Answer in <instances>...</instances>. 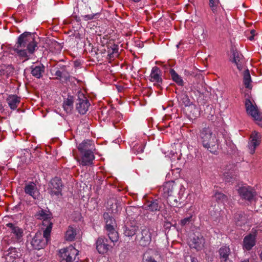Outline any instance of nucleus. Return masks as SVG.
Here are the masks:
<instances>
[{
    "instance_id": "obj_51",
    "label": "nucleus",
    "mask_w": 262,
    "mask_h": 262,
    "mask_svg": "<svg viewBox=\"0 0 262 262\" xmlns=\"http://www.w3.org/2000/svg\"><path fill=\"white\" fill-rule=\"evenodd\" d=\"M226 145L230 147L231 149H233L235 145L230 140H226Z\"/></svg>"
},
{
    "instance_id": "obj_40",
    "label": "nucleus",
    "mask_w": 262,
    "mask_h": 262,
    "mask_svg": "<svg viewBox=\"0 0 262 262\" xmlns=\"http://www.w3.org/2000/svg\"><path fill=\"white\" fill-rule=\"evenodd\" d=\"M109 239V242H116L118 239V233L114 230L107 233Z\"/></svg>"
},
{
    "instance_id": "obj_21",
    "label": "nucleus",
    "mask_w": 262,
    "mask_h": 262,
    "mask_svg": "<svg viewBox=\"0 0 262 262\" xmlns=\"http://www.w3.org/2000/svg\"><path fill=\"white\" fill-rule=\"evenodd\" d=\"M165 70L169 69L171 78L173 81L176 83L179 86H184V82L181 76H180L173 69L169 68L168 66H164Z\"/></svg>"
},
{
    "instance_id": "obj_8",
    "label": "nucleus",
    "mask_w": 262,
    "mask_h": 262,
    "mask_svg": "<svg viewBox=\"0 0 262 262\" xmlns=\"http://www.w3.org/2000/svg\"><path fill=\"white\" fill-rule=\"evenodd\" d=\"M76 101V109L80 114H85L90 105L83 94L79 92Z\"/></svg>"
},
{
    "instance_id": "obj_27",
    "label": "nucleus",
    "mask_w": 262,
    "mask_h": 262,
    "mask_svg": "<svg viewBox=\"0 0 262 262\" xmlns=\"http://www.w3.org/2000/svg\"><path fill=\"white\" fill-rule=\"evenodd\" d=\"M93 146L91 144V141L89 140H84L80 143L77 146L78 150L81 154L86 152L88 151H92Z\"/></svg>"
},
{
    "instance_id": "obj_12",
    "label": "nucleus",
    "mask_w": 262,
    "mask_h": 262,
    "mask_svg": "<svg viewBox=\"0 0 262 262\" xmlns=\"http://www.w3.org/2000/svg\"><path fill=\"white\" fill-rule=\"evenodd\" d=\"M109 240L103 236L99 237L96 241V249L100 254L106 253L109 250Z\"/></svg>"
},
{
    "instance_id": "obj_32",
    "label": "nucleus",
    "mask_w": 262,
    "mask_h": 262,
    "mask_svg": "<svg viewBox=\"0 0 262 262\" xmlns=\"http://www.w3.org/2000/svg\"><path fill=\"white\" fill-rule=\"evenodd\" d=\"M8 252V254H6V259L9 262H12L16 258L19 257V253L15 248H9Z\"/></svg>"
},
{
    "instance_id": "obj_34",
    "label": "nucleus",
    "mask_w": 262,
    "mask_h": 262,
    "mask_svg": "<svg viewBox=\"0 0 262 262\" xmlns=\"http://www.w3.org/2000/svg\"><path fill=\"white\" fill-rule=\"evenodd\" d=\"M251 82L249 71L247 69L243 74V83L246 88L251 89L252 88L250 83Z\"/></svg>"
},
{
    "instance_id": "obj_22",
    "label": "nucleus",
    "mask_w": 262,
    "mask_h": 262,
    "mask_svg": "<svg viewBox=\"0 0 262 262\" xmlns=\"http://www.w3.org/2000/svg\"><path fill=\"white\" fill-rule=\"evenodd\" d=\"M82 154L81 164L82 166H87L92 164L95 156L92 151H88Z\"/></svg>"
},
{
    "instance_id": "obj_24",
    "label": "nucleus",
    "mask_w": 262,
    "mask_h": 262,
    "mask_svg": "<svg viewBox=\"0 0 262 262\" xmlns=\"http://www.w3.org/2000/svg\"><path fill=\"white\" fill-rule=\"evenodd\" d=\"M6 100L10 108L15 110L17 108L18 105L20 102V98L16 95H9Z\"/></svg>"
},
{
    "instance_id": "obj_1",
    "label": "nucleus",
    "mask_w": 262,
    "mask_h": 262,
    "mask_svg": "<svg viewBox=\"0 0 262 262\" xmlns=\"http://www.w3.org/2000/svg\"><path fill=\"white\" fill-rule=\"evenodd\" d=\"M37 35L35 33L25 32L17 38L13 47L11 49L12 54H16L19 57L28 60L30 55L34 53L37 48Z\"/></svg>"
},
{
    "instance_id": "obj_20",
    "label": "nucleus",
    "mask_w": 262,
    "mask_h": 262,
    "mask_svg": "<svg viewBox=\"0 0 262 262\" xmlns=\"http://www.w3.org/2000/svg\"><path fill=\"white\" fill-rule=\"evenodd\" d=\"M255 245V237L250 234L246 235L243 241V248L247 251L250 250Z\"/></svg>"
},
{
    "instance_id": "obj_14",
    "label": "nucleus",
    "mask_w": 262,
    "mask_h": 262,
    "mask_svg": "<svg viewBox=\"0 0 262 262\" xmlns=\"http://www.w3.org/2000/svg\"><path fill=\"white\" fill-rule=\"evenodd\" d=\"M261 135L256 132L254 131L252 133L250 136V142L249 143V148L250 149V153L253 154L255 151V149L260 142Z\"/></svg>"
},
{
    "instance_id": "obj_28",
    "label": "nucleus",
    "mask_w": 262,
    "mask_h": 262,
    "mask_svg": "<svg viewBox=\"0 0 262 262\" xmlns=\"http://www.w3.org/2000/svg\"><path fill=\"white\" fill-rule=\"evenodd\" d=\"M35 216L37 220L42 221L46 219H53L52 213L50 211L41 208L36 213Z\"/></svg>"
},
{
    "instance_id": "obj_29",
    "label": "nucleus",
    "mask_w": 262,
    "mask_h": 262,
    "mask_svg": "<svg viewBox=\"0 0 262 262\" xmlns=\"http://www.w3.org/2000/svg\"><path fill=\"white\" fill-rule=\"evenodd\" d=\"M139 230V227L136 225L125 226L124 227L123 233L125 236L132 237L135 235Z\"/></svg>"
},
{
    "instance_id": "obj_38",
    "label": "nucleus",
    "mask_w": 262,
    "mask_h": 262,
    "mask_svg": "<svg viewBox=\"0 0 262 262\" xmlns=\"http://www.w3.org/2000/svg\"><path fill=\"white\" fill-rule=\"evenodd\" d=\"M143 149L144 146L141 143H136L132 148L133 152L136 155L142 153Z\"/></svg>"
},
{
    "instance_id": "obj_46",
    "label": "nucleus",
    "mask_w": 262,
    "mask_h": 262,
    "mask_svg": "<svg viewBox=\"0 0 262 262\" xmlns=\"http://www.w3.org/2000/svg\"><path fill=\"white\" fill-rule=\"evenodd\" d=\"M254 120L255 121L256 123L261 127H262V114L260 113L257 116L255 117Z\"/></svg>"
},
{
    "instance_id": "obj_44",
    "label": "nucleus",
    "mask_w": 262,
    "mask_h": 262,
    "mask_svg": "<svg viewBox=\"0 0 262 262\" xmlns=\"http://www.w3.org/2000/svg\"><path fill=\"white\" fill-rule=\"evenodd\" d=\"M143 262H157L155 259L150 256L148 253L146 252L143 255Z\"/></svg>"
},
{
    "instance_id": "obj_9",
    "label": "nucleus",
    "mask_w": 262,
    "mask_h": 262,
    "mask_svg": "<svg viewBox=\"0 0 262 262\" xmlns=\"http://www.w3.org/2000/svg\"><path fill=\"white\" fill-rule=\"evenodd\" d=\"M49 186L51 189L50 194L51 195H61L63 185L60 178L56 177L53 178L50 182Z\"/></svg>"
},
{
    "instance_id": "obj_49",
    "label": "nucleus",
    "mask_w": 262,
    "mask_h": 262,
    "mask_svg": "<svg viewBox=\"0 0 262 262\" xmlns=\"http://www.w3.org/2000/svg\"><path fill=\"white\" fill-rule=\"evenodd\" d=\"M115 225V224H111L110 222L109 223H107V224H106L105 228L108 233L114 230H115L114 229Z\"/></svg>"
},
{
    "instance_id": "obj_43",
    "label": "nucleus",
    "mask_w": 262,
    "mask_h": 262,
    "mask_svg": "<svg viewBox=\"0 0 262 262\" xmlns=\"http://www.w3.org/2000/svg\"><path fill=\"white\" fill-rule=\"evenodd\" d=\"M103 218L105 221L106 224L109 223L110 222L111 224H115V221L114 219L112 216H111L107 212L104 213Z\"/></svg>"
},
{
    "instance_id": "obj_10",
    "label": "nucleus",
    "mask_w": 262,
    "mask_h": 262,
    "mask_svg": "<svg viewBox=\"0 0 262 262\" xmlns=\"http://www.w3.org/2000/svg\"><path fill=\"white\" fill-rule=\"evenodd\" d=\"M161 70L157 67L152 68L150 75V80L154 82V85L157 88L162 90L163 80L161 76Z\"/></svg>"
},
{
    "instance_id": "obj_58",
    "label": "nucleus",
    "mask_w": 262,
    "mask_h": 262,
    "mask_svg": "<svg viewBox=\"0 0 262 262\" xmlns=\"http://www.w3.org/2000/svg\"><path fill=\"white\" fill-rule=\"evenodd\" d=\"M230 168H226L225 170L228 171V170H230L232 167H234L233 165H230Z\"/></svg>"
},
{
    "instance_id": "obj_17",
    "label": "nucleus",
    "mask_w": 262,
    "mask_h": 262,
    "mask_svg": "<svg viewBox=\"0 0 262 262\" xmlns=\"http://www.w3.org/2000/svg\"><path fill=\"white\" fill-rule=\"evenodd\" d=\"M205 239L203 236L199 237L195 236L189 242V246L191 248H194L197 251H200L202 249Z\"/></svg>"
},
{
    "instance_id": "obj_33",
    "label": "nucleus",
    "mask_w": 262,
    "mask_h": 262,
    "mask_svg": "<svg viewBox=\"0 0 262 262\" xmlns=\"http://www.w3.org/2000/svg\"><path fill=\"white\" fill-rule=\"evenodd\" d=\"M76 235V229L73 227L69 226L66 232L65 239L67 241L72 242L74 240Z\"/></svg>"
},
{
    "instance_id": "obj_54",
    "label": "nucleus",
    "mask_w": 262,
    "mask_h": 262,
    "mask_svg": "<svg viewBox=\"0 0 262 262\" xmlns=\"http://www.w3.org/2000/svg\"><path fill=\"white\" fill-rule=\"evenodd\" d=\"M191 262H200L195 257H191Z\"/></svg>"
},
{
    "instance_id": "obj_45",
    "label": "nucleus",
    "mask_w": 262,
    "mask_h": 262,
    "mask_svg": "<svg viewBox=\"0 0 262 262\" xmlns=\"http://www.w3.org/2000/svg\"><path fill=\"white\" fill-rule=\"evenodd\" d=\"M232 56V62H237L240 61L241 56L236 51H233Z\"/></svg>"
},
{
    "instance_id": "obj_53",
    "label": "nucleus",
    "mask_w": 262,
    "mask_h": 262,
    "mask_svg": "<svg viewBox=\"0 0 262 262\" xmlns=\"http://www.w3.org/2000/svg\"><path fill=\"white\" fill-rule=\"evenodd\" d=\"M234 63L236 64L237 68L239 70H241L242 69V66L241 64L239 63V62H234Z\"/></svg>"
},
{
    "instance_id": "obj_52",
    "label": "nucleus",
    "mask_w": 262,
    "mask_h": 262,
    "mask_svg": "<svg viewBox=\"0 0 262 262\" xmlns=\"http://www.w3.org/2000/svg\"><path fill=\"white\" fill-rule=\"evenodd\" d=\"M114 206H116V211H114V209H112V211L114 213H117V212H118L119 211V210L121 209L120 207H118V205H117V203H115Z\"/></svg>"
},
{
    "instance_id": "obj_55",
    "label": "nucleus",
    "mask_w": 262,
    "mask_h": 262,
    "mask_svg": "<svg viewBox=\"0 0 262 262\" xmlns=\"http://www.w3.org/2000/svg\"><path fill=\"white\" fill-rule=\"evenodd\" d=\"M184 74L186 76H188V75H192V74L189 71H188L187 70H185V71H184Z\"/></svg>"
},
{
    "instance_id": "obj_59",
    "label": "nucleus",
    "mask_w": 262,
    "mask_h": 262,
    "mask_svg": "<svg viewBox=\"0 0 262 262\" xmlns=\"http://www.w3.org/2000/svg\"><path fill=\"white\" fill-rule=\"evenodd\" d=\"M254 33H255V30H251L250 31V33L251 34V35H254Z\"/></svg>"
},
{
    "instance_id": "obj_36",
    "label": "nucleus",
    "mask_w": 262,
    "mask_h": 262,
    "mask_svg": "<svg viewBox=\"0 0 262 262\" xmlns=\"http://www.w3.org/2000/svg\"><path fill=\"white\" fill-rule=\"evenodd\" d=\"M166 199H167V203L171 207H178L179 205L180 204L176 196H174V194L169 196Z\"/></svg>"
},
{
    "instance_id": "obj_23",
    "label": "nucleus",
    "mask_w": 262,
    "mask_h": 262,
    "mask_svg": "<svg viewBox=\"0 0 262 262\" xmlns=\"http://www.w3.org/2000/svg\"><path fill=\"white\" fill-rule=\"evenodd\" d=\"M14 68L11 64H3L0 66V77L8 78L12 75Z\"/></svg>"
},
{
    "instance_id": "obj_7",
    "label": "nucleus",
    "mask_w": 262,
    "mask_h": 262,
    "mask_svg": "<svg viewBox=\"0 0 262 262\" xmlns=\"http://www.w3.org/2000/svg\"><path fill=\"white\" fill-rule=\"evenodd\" d=\"M69 66L63 65L61 63H57L53 69L55 72L54 75L56 76L55 79L63 80L64 81L70 80V75L69 72Z\"/></svg>"
},
{
    "instance_id": "obj_60",
    "label": "nucleus",
    "mask_w": 262,
    "mask_h": 262,
    "mask_svg": "<svg viewBox=\"0 0 262 262\" xmlns=\"http://www.w3.org/2000/svg\"><path fill=\"white\" fill-rule=\"evenodd\" d=\"M241 262H250V261L248 259H245V260L242 261Z\"/></svg>"
},
{
    "instance_id": "obj_16",
    "label": "nucleus",
    "mask_w": 262,
    "mask_h": 262,
    "mask_svg": "<svg viewBox=\"0 0 262 262\" xmlns=\"http://www.w3.org/2000/svg\"><path fill=\"white\" fill-rule=\"evenodd\" d=\"M245 105L247 114L253 118L261 113L259 112L257 106H254L249 99H246Z\"/></svg>"
},
{
    "instance_id": "obj_5",
    "label": "nucleus",
    "mask_w": 262,
    "mask_h": 262,
    "mask_svg": "<svg viewBox=\"0 0 262 262\" xmlns=\"http://www.w3.org/2000/svg\"><path fill=\"white\" fill-rule=\"evenodd\" d=\"M78 254V251L72 246L59 250L60 262H72Z\"/></svg>"
},
{
    "instance_id": "obj_2",
    "label": "nucleus",
    "mask_w": 262,
    "mask_h": 262,
    "mask_svg": "<svg viewBox=\"0 0 262 262\" xmlns=\"http://www.w3.org/2000/svg\"><path fill=\"white\" fill-rule=\"evenodd\" d=\"M199 140L205 148L216 154L219 148V139L209 127H205L200 130Z\"/></svg>"
},
{
    "instance_id": "obj_35",
    "label": "nucleus",
    "mask_w": 262,
    "mask_h": 262,
    "mask_svg": "<svg viewBox=\"0 0 262 262\" xmlns=\"http://www.w3.org/2000/svg\"><path fill=\"white\" fill-rule=\"evenodd\" d=\"M179 98L182 102V104L185 106H190L192 104V102L189 98V97L186 92L181 94L179 96Z\"/></svg>"
},
{
    "instance_id": "obj_13",
    "label": "nucleus",
    "mask_w": 262,
    "mask_h": 262,
    "mask_svg": "<svg viewBox=\"0 0 262 262\" xmlns=\"http://www.w3.org/2000/svg\"><path fill=\"white\" fill-rule=\"evenodd\" d=\"M24 191L26 194L31 196L34 199H38L39 192L37 190L36 184L33 182L26 184L24 187Z\"/></svg>"
},
{
    "instance_id": "obj_4",
    "label": "nucleus",
    "mask_w": 262,
    "mask_h": 262,
    "mask_svg": "<svg viewBox=\"0 0 262 262\" xmlns=\"http://www.w3.org/2000/svg\"><path fill=\"white\" fill-rule=\"evenodd\" d=\"M50 239V236H45L44 234L36 233L30 241V245L32 249L40 250L43 249L47 245Z\"/></svg>"
},
{
    "instance_id": "obj_26",
    "label": "nucleus",
    "mask_w": 262,
    "mask_h": 262,
    "mask_svg": "<svg viewBox=\"0 0 262 262\" xmlns=\"http://www.w3.org/2000/svg\"><path fill=\"white\" fill-rule=\"evenodd\" d=\"M234 219L236 224L239 226L246 223L248 219L246 214L242 211H237L234 214Z\"/></svg>"
},
{
    "instance_id": "obj_61",
    "label": "nucleus",
    "mask_w": 262,
    "mask_h": 262,
    "mask_svg": "<svg viewBox=\"0 0 262 262\" xmlns=\"http://www.w3.org/2000/svg\"><path fill=\"white\" fill-rule=\"evenodd\" d=\"M259 256H260V259L262 260V251L261 252V253L259 255Z\"/></svg>"
},
{
    "instance_id": "obj_30",
    "label": "nucleus",
    "mask_w": 262,
    "mask_h": 262,
    "mask_svg": "<svg viewBox=\"0 0 262 262\" xmlns=\"http://www.w3.org/2000/svg\"><path fill=\"white\" fill-rule=\"evenodd\" d=\"M52 220L53 219H49L42 221V225L46 227L43 233L45 236H50V233L53 225Z\"/></svg>"
},
{
    "instance_id": "obj_39",
    "label": "nucleus",
    "mask_w": 262,
    "mask_h": 262,
    "mask_svg": "<svg viewBox=\"0 0 262 262\" xmlns=\"http://www.w3.org/2000/svg\"><path fill=\"white\" fill-rule=\"evenodd\" d=\"M214 197L216 201L219 203H224L227 200V196L221 192H216L214 195Z\"/></svg>"
},
{
    "instance_id": "obj_50",
    "label": "nucleus",
    "mask_w": 262,
    "mask_h": 262,
    "mask_svg": "<svg viewBox=\"0 0 262 262\" xmlns=\"http://www.w3.org/2000/svg\"><path fill=\"white\" fill-rule=\"evenodd\" d=\"M165 219L166 221H164L163 226L166 230H170L171 227L172 226V224L169 221H168L166 218H165Z\"/></svg>"
},
{
    "instance_id": "obj_11",
    "label": "nucleus",
    "mask_w": 262,
    "mask_h": 262,
    "mask_svg": "<svg viewBox=\"0 0 262 262\" xmlns=\"http://www.w3.org/2000/svg\"><path fill=\"white\" fill-rule=\"evenodd\" d=\"M238 193L244 199L251 202L256 196L255 191L251 187H242L239 188Z\"/></svg>"
},
{
    "instance_id": "obj_3",
    "label": "nucleus",
    "mask_w": 262,
    "mask_h": 262,
    "mask_svg": "<svg viewBox=\"0 0 262 262\" xmlns=\"http://www.w3.org/2000/svg\"><path fill=\"white\" fill-rule=\"evenodd\" d=\"M182 185H178L173 181L165 182L160 188L159 191L163 198H166L176 194L179 189L181 190Z\"/></svg>"
},
{
    "instance_id": "obj_6",
    "label": "nucleus",
    "mask_w": 262,
    "mask_h": 262,
    "mask_svg": "<svg viewBox=\"0 0 262 262\" xmlns=\"http://www.w3.org/2000/svg\"><path fill=\"white\" fill-rule=\"evenodd\" d=\"M136 239L141 246H148L151 241L150 229L145 226L141 227L140 232L136 235Z\"/></svg>"
},
{
    "instance_id": "obj_56",
    "label": "nucleus",
    "mask_w": 262,
    "mask_h": 262,
    "mask_svg": "<svg viewBox=\"0 0 262 262\" xmlns=\"http://www.w3.org/2000/svg\"><path fill=\"white\" fill-rule=\"evenodd\" d=\"M4 110V107L2 105V102L0 101V111H3Z\"/></svg>"
},
{
    "instance_id": "obj_57",
    "label": "nucleus",
    "mask_w": 262,
    "mask_h": 262,
    "mask_svg": "<svg viewBox=\"0 0 262 262\" xmlns=\"http://www.w3.org/2000/svg\"><path fill=\"white\" fill-rule=\"evenodd\" d=\"M254 35H252L251 36L249 37V39L252 40L254 39Z\"/></svg>"
},
{
    "instance_id": "obj_31",
    "label": "nucleus",
    "mask_w": 262,
    "mask_h": 262,
    "mask_svg": "<svg viewBox=\"0 0 262 262\" xmlns=\"http://www.w3.org/2000/svg\"><path fill=\"white\" fill-rule=\"evenodd\" d=\"M74 97L68 95V98L63 103V107L67 113L71 112L73 108Z\"/></svg>"
},
{
    "instance_id": "obj_25",
    "label": "nucleus",
    "mask_w": 262,
    "mask_h": 262,
    "mask_svg": "<svg viewBox=\"0 0 262 262\" xmlns=\"http://www.w3.org/2000/svg\"><path fill=\"white\" fill-rule=\"evenodd\" d=\"M161 208V206L159 204V201L155 199L152 200L145 205V209L151 212L159 211Z\"/></svg>"
},
{
    "instance_id": "obj_41",
    "label": "nucleus",
    "mask_w": 262,
    "mask_h": 262,
    "mask_svg": "<svg viewBox=\"0 0 262 262\" xmlns=\"http://www.w3.org/2000/svg\"><path fill=\"white\" fill-rule=\"evenodd\" d=\"M98 15H99V13L96 12L92 13L91 14H89L86 15H82L81 17H83L84 20L88 21L97 18Z\"/></svg>"
},
{
    "instance_id": "obj_42",
    "label": "nucleus",
    "mask_w": 262,
    "mask_h": 262,
    "mask_svg": "<svg viewBox=\"0 0 262 262\" xmlns=\"http://www.w3.org/2000/svg\"><path fill=\"white\" fill-rule=\"evenodd\" d=\"M219 3V0H209V5L213 13L216 12L217 6Z\"/></svg>"
},
{
    "instance_id": "obj_48",
    "label": "nucleus",
    "mask_w": 262,
    "mask_h": 262,
    "mask_svg": "<svg viewBox=\"0 0 262 262\" xmlns=\"http://www.w3.org/2000/svg\"><path fill=\"white\" fill-rule=\"evenodd\" d=\"M118 52V45H113V47H111V50H109V51H108L109 55L110 57L111 56L112 54H113L114 53L117 54Z\"/></svg>"
},
{
    "instance_id": "obj_15",
    "label": "nucleus",
    "mask_w": 262,
    "mask_h": 262,
    "mask_svg": "<svg viewBox=\"0 0 262 262\" xmlns=\"http://www.w3.org/2000/svg\"><path fill=\"white\" fill-rule=\"evenodd\" d=\"M6 226L9 228L11 233L13 234V236H15V240L17 242H20L23 235V231L22 229L11 223L7 224Z\"/></svg>"
},
{
    "instance_id": "obj_19",
    "label": "nucleus",
    "mask_w": 262,
    "mask_h": 262,
    "mask_svg": "<svg viewBox=\"0 0 262 262\" xmlns=\"http://www.w3.org/2000/svg\"><path fill=\"white\" fill-rule=\"evenodd\" d=\"M31 73L36 78L39 79L43 76L45 71V67L42 64L32 65L30 67Z\"/></svg>"
},
{
    "instance_id": "obj_18",
    "label": "nucleus",
    "mask_w": 262,
    "mask_h": 262,
    "mask_svg": "<svg viewBox=\"0 0 262 262\" xmlns=\"http://www.w3.org/2000/svg\"><path fill=\"white\" fill-rule=\"evenodd\" d=\"M219 253L221 262H232V260H230L229 257L231 253V251L228 246L221 247L219 250Z\"/></svg>"
},
{
    "instance_id": "obj_37",
    "label": "nucleus",
    "mask_w": 262,
    "mask_h": 262,
    "mask_svg": "<svg viewBox=\"0 0 262 262\" xmlns=\"http://www.w3.org/2000/svg\"><path fill=\"white\" fill-rule=\"evenodd\" d=\"M233 170L232 171H225L224 173L225 180L226 182H233L236 179V176L234 174Z\"/></svg>"
},
{
    "instance_id": "obj_47",
    "label": "nucleus",
    "mask_w": 262,
    "mask_h": 262,
    "mask_svg": "<svg viewBox=\"0 0 262 262\" xmlns=\"http://www.w3.org/2000/svg\"><path fill=\"white\" fill-rule=\"evenodd\" d=\"M192 216L187 217L184 218L181 221L180 224L182 226H185L186 225H188L191 221Z\"/></svg>"
},
{
    "instance_id": "obj_62",
    "label": "nucleus",
    "mask_w": 262,
    "mask_h": 262,
    "mask_svg": "<svg viewBox=\"0 0 262 262\" xmlns=\"http://www.w3.org/2000/svg\"><path fill=\"white\" fill-rule=\"evenodd\" d=\"M179 45L180 44H178V45H177V48H179Z\"/></svg>"
}]
</instances>
